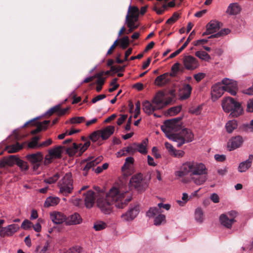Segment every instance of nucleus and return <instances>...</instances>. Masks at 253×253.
Here are the masks:
<instances>
[{"mask_svg": "<svg viewBox=\"0 0 253 253\" xmlns=\"http://www.w3.org/2000/svg\"><path fill=\"white\" fill-rule=\"evenodd\" d=\"M60 177L59 173H56L53 176L48 178L45 179L44 181L48 184H52L55 183Z\"/></svg>", "mask_w": 253, "mask_h": 253, "instance_id": "49", "label": "nucleus"}, {"mask_svg": "<svg viewBox=\"0 0 253 253\" xmlns=\"http://www.w3.org/2000/svg\"><path fill=\"white\" fill-rule=\"evenodd\" d=\"M19 228L18 225L16 224H10L6 227H2L0 230V236L1 237L12 236L18 230Z\"/></svg>", "mask_w": 253, "mask_h": 253, "instance_id": "19", "label": "nucleus"}, {"mask_svg": "<svg viewBox=\"0 0 253 253\" xmlns=\"http://www.w3.org/2000/svg\"><path fill=\"white\" fill-rule=\"evenodd\" d=\"M62 147L59 146L49 150V156H46L45 158L44 163L45 165L51 163L53 158H60L61 157V151Z\"/></svg>", "mask_w": 253, "mask_h": 253, "instance_id": "14", "label": "nucleus"}, {"mask_svg": "<svg viewBox=\"0 0 253 253\" xmlns=\"http://www.w3.org/2000/svg\"><path fill=\"white\" fill-rule=\"evenodd\" d=\"M81 250L82 248L80 247H76L75 248L70 249L65 253H80Z\"/></svg>", "mask_w": 253, "mask_h": 253, "instance_id": "56", "label": "nucleus"}, {"mask_svg": "<svg viewBox=\"0 0 253 253\" xmlns=\"http://www.w3.org/2000/svg\"><path fill=\"white\" fill-rule=\"evenodd\" d=\"M33 226V224L32 222L28 219H25L21 224V228L24 230H28L30 229Z\"/></svg>", "mask_w": 253, "mask_h": 253, "instance_id": "51", "label": "nucleus"}, {"mask_svg": "<svg viewBox=\"0 0 253 253\" xmlns=\"http://www.w3.org/2000/svg\"><path fill=\"white\" fill-rule=\"evenodd\" d=\"M16 165L20 168L22 171H26L29 169V166L27 162L20 159H17Z\"/></svg>", "mask_w": 253, "mask_h": 253, "instance_id": "42", "label": "nucleus"}, {"mask_svg": "<svg viewBox=\"0 0 253 253\" xmlns=\"http://www.w3.org/2000/svg\"><path fill=\"white\" fill-rule=\"evenodd\" d=\"M211 200L214 203H218L219 202L218 195L216 193H212L210 197Z\"/></svg>", "mask_w": 253, "mask_h": 253, "instance_id": "60", "label": "nucleus"}, {"mask_svg": "<svg viewBox=\"0 0 253 253\" xmlns=\"http://www.w3.org/2000/svg\"><path fill=\"white\" fill-rule=\"evenodd\" d=\"M134 162V158L132 157H129L126 159L125 162L122 167V171L125 175L128 176L131 174Z\"/></svg>", "mask_w": 253, "mask_h": 253, "instance_id": "20", "label": "nucleus"}, {"mask_svg": "<svg viewBox=\"0 0 253 253\" xmlns=\"http://www.w3.org/2000/svg\"><path fill=\"white\" fill-rule=\"evenodd\" d=\"M163 97L164 93L161 91H159L152 100V104L147 100L143 102L142 106L144 112L148 115H150L155 111L161 109L166 106L169 104V102L164 101Z\"/></svg>", "mask_w": 253, "mask_h": 253, "instance_id": "4", "label": "nucleus"}, {"mask_svg": "<svg viewBox=\"0 0 253 253\" xmlns=\"http://www.w3.org/2000/svg\"><path fill=\"white\" fill-rule=\"evenodd\" d=\"M85 118L84 117H76L71 119L70 122L72 124H80L85 122Z\"/></svg>", "mask_w": 253, "mask_h": 253, "instance_id": "53", "label": "nucleus"}, {"mask_svg": "<svg viewBox=\"0 0 253 253\" xmlns=\"http://www.w3.org/2000/svg\"><path fill=\"white\" fill-rule=\"evenodd\" d=\"M230 32V30L229 29H223L221 30L219 32L211 35V36L209 37V39L211 38H217L225 35H227Z\"/></svg>", "mask_w": 253, "mask_h": 253, "instance_id": "40", "label": "nucleus"}, {"mask_svg": "<svg viewBox=\"0 0 253 253\" xmlns=\"http://www.w3.org/2000/svg\"><path fill=\"white\" fill-rule=\"evenodd\" d=\"M202 110V106L199 105L196 107H191L189 109V112L191 114H194L196 115H199Z\"/></svg>", "mask_w": 253, "mask_h": 253, "instance_id": "47", "label": "nucleus"}, {"mask_svg": "<svg viewBox=\"0 0 253 253\" xmlns=\"http://www.w3.org/2000/svg\"><path fill=\"white\" fill-rule=\"evenodd\" d=\"M173 76V74L165 73L156 78L155 84L160 87L164 86L170 82V77Z\"/></svg>", "mask_w": 253, "mask_h": 253, "instance_id": "15", "label": "nucleus"}, {"mask_svg": "<svg viewBox=\"0 0 253 253\" xmlns=\"http://www.w3.org/2000/svg\"><path fill=\"white\" fill-rule=\"evenodd\" d=\"M106 226V224L105 222L99 221L94 223L93 228L96 231H100L105 229Z\"/></svg>", "mask_w": 253, "mask_h": 253, "instance_id": "46", "label": "nucleus"}, {"mask_svg": "<svg viewBox=\"0 0 253 253\" xmlns=\"http://www.w3.org/2000/svg\"><path fill=\"white\" fill-rule=\"evenodd\" d=\"M52 142V141L51 139L49 138L47 140L42 142V143H40L38 147H46L49 145H50Z\"/></svg>", "mask_w": 253, "mask_h": 253, "instance_id": "62", "label": "nucleus"}, {"mask_svg": "<svg viewBox=\"0 0 253 253\" xmlns=\"http://www.w3.org/2000/svg\"><path fill=\"white\" fill-rule=\"evenodd\" d=\"M23 148V145L17 142L15 144L8 146L6 147L8 153H14L21 150Z\"/></svg>", "mask_w": 253, "mask_h": 253, "instance_id": "32", "label": "nucleus"}, {"mask_svg": "<svg viewBox=\"0 0 253 253\" xmlns=\"http://www.w3.org/2000/svg\"><path fill=\"white\" fill-rule=\"evenodd\" d=\"M169 138L176 142L178 147H180L183 144L192 141L194 139V134L190 129L184 128L179 132L170 134Z\"/></svg>", "mask_w": 253, "mask_h": 253, "instance_id": "6", "label": "nucleus"}, {"mask_svg": "<svg viewBox=\"0 0 253 253\" xmlns=\"http://www.w3.org/2000/svg\"><path fill=\"white\" fill-rule=\"evenodd\" d=\"M100 137L101 136L99 130L94 131L90 135V139L93 142H96Z\"/></svg>", "mask_w": 253, "mask_h": 253, "instance_id": "52", "label": "nucleus"}, {"mask_svg": "<svg viewBox=\"0 0 253 253\" xmlns=\"http://www.w3.org/2000/svg\"><path fill=\"white\" fill-rule=\"evenodd\" d=\"M41 139L40 136H35L33 137L32 139L31 142L28 143V147L30 148H35L38 145V142Z\"/></svg>", "mask_w": 253, "mask_h": 253, "instance_id": "48", "label": "nucleus"}, {"mask_svg": "<svg viewBox=\"0 0 253 253\" xmlns=\"http://www.w3.org/2000/svg\"><path fill=\"white\" fill-rule=\"evenodd\" d=\"M239 129L242 131H250L253 132V119L251 121L250 124H244L240 126Z\"/></svg>", "mask_w": 253, "mask_h": 253, "instance_id": "37", "label": "nucleus"}, {"mask_svg": "<svg viewBox=\"0 0 253 253\" xmlns=\"http://www.w3.org/2000/svg\"><path fill=\"white\" fill-rule=\"evenodd\" d=\"M70 109V107H68L65 109H61V105L58 104L57 105L52 108H51L47 112V115L49 116H51L54 113H57L58 115L59 116H62L65 115L67 111H68Z\"/></svg>", "mask_w": 253, "mask_h": 253, "instance_id": "23", "label": "nucleus"}, {"mask_svg": "<svg viewBox=\"0 0 253 253\" xmlns=\"http://www.w3.org/2000/svg\"><path fill=\"white\" fill-rule=\"evenodd\" d=\"M179 14L178 12H175L172 14V16L170 17L166 22L168 24H172L175 23L179 18Z\"/></svg>", "mask_w": 253, "mask_h": 253, "instance_id": "50", "label": "nucleus"}, {"mask_svg": "<svg viewBox=\"0 0 253 253\" xmlns=\"http://www.w3.org/2000/svg\"><path fill=\"white\" fill-rule=\"evenodd\" d=\"M127 117V115H121V117L117 120V125L121 126L123 124Z\"/></svg>", "mask_w": 253, "mask_h": 253, "instance_id": "58", "label": "nucleus"}, {"mask_svg": "<svg viewBox=\"0 0 253 253\" xmlns=\"http://www.w3.org/2000/svg\"><path fill=\"white\" fill-rule=\"evenodd\" d=\"M241 10L240 7L237 3H231L228 6L227 12L230 15H237Z\"/></svg>", "mask_w": 253, "mask_h": 253, "instance_id": "31", "label": "nucleus"}, {"mask_svg": "<svg viewBox=\"0 0 253 253\" xmlns=\"http://www.w3.org/2000/svg\"><path fill=\"white\" fill-rule=\"evenodd\" d=\"M129 186L130 188H134L138 191H141L147 187L148 184L143 179L142 174L139 173L134 174L130 178Z\"/></svg>", "mask_w": 253, "mask_h": 253, "instance_id": "8", "label": "nucleus"}, {"mask_svg": "<svg viewBox=\"0 0 253 253\" xmlns=\"http://www.w3.org/2000/svg\"><path fill=\"white\" fill-rule=\"evenodd\" d=\"M162 212L161 209L159 207H153L150 208L149 210L147 212V216L150 217H154L155 215H159Z\"/></svg>", "mask_w": 253, "mask_h": 253, "instance_id": "38", "label": "nucleus"}, {"mask_svg": "<svg viewBox=\"0 0 253 253\" xmlns=\"http://www.w3.org/2000/svg\"><path fill=\"white\" fill-rule=\"evenodd\" d=\"M106 96L105 94L98 95L92 99L91 102L92 103H95L99 100L104 99L105 98H106Z\"/></svg>", "mask_w": 253, "mask_h": 253, "instance_id": "57", "label": "nucleus"}, {"mask_svg": "<svg viewBox=\"0 0 253 253\" xmlns=\"http://www.w3.org/2000/svg\"><path fill=\"white\" fill-rule=\"evenodd\" d=\"M163 222H166V216L164 214H159L154 219V223L155 225H160Z\"/></svg>", "mask_w": 253, "mask_h": 253, "instance_id": "44", "label": "nucleus"}, {"mask_svg": "<svg viewBox=\"0 0 253 253\" xmlns=\"http://www.w3.org/2000/svg\"><path fill=\"white\" fill-rule=\"evenodd\" d=\"M19 158L16 155H10L8 157L4 158L0 161V167L4 168L6 166L11 167L17 164V159Z\"/></svg>", "mask_w": 253, "mask_h": 253, "instance_id": "22", "label": "nucleus"}, {"mask_svg": "<svg viewBox=\"0 0 253 253\" xmlns=\"http://www.w3.org/2000/svg\"><path fill=\"white\" fill-rule=\"evenodd\" d=\"M181 110V106H177L171 107L169 108L167 112V114L169 115V116H173L177 114H178Z\"/></svg>", "mask_w": 253, "mask_h": 253, "instance_id": "43", "label": "nucleus"}, {"mask_svg": "<svg viewBox=\"0 0 253 253\" xmlns=\"http://www.w3.org/2000/svg\"><path fill=\"white\" fill-rule=\"evenodd\" d=\"M183 62L185 68L188 70H194L199 66L198 60L191 55L185 56Z\"/></svg>", "mask_w": 253, "mask_h": 253, "instance_id": "12", "label": "nucleus"}, {"mask_svg": "<svg viewBox=\"0 0 253 253\" xmlns=\"http://www.w3.org/2000/svg\"><path fill=\"white\" fill-rule=\"evenodd\" d=\"M220 28V23L216 20L211 21L206 26V31L203 33L202 36L210 35L216 32Z\"/></svg>", "mask_w": 253, "mask_h": 253, "instance_id": "21", "label": "nucleus"}, {"mask_svg": "<svg viewBox=\"0 0 253 253\" xmlns=\"http://www.w3.org/2000/svg\"><path fill=\"white\" fill-rule=\"evenodd\" d=\"M139 14V10L137 6H129L126 21L130 20L133 22H136L138 20Z\"/></svg>", "mask_w": 253, "mask_h": 253, "instance_id": "17", "label": "nucleus"}, {"mask_svg": "<svg viewBox=\"0 0 253 253\" xmlns=\"http://www.w3.org/2000/svg\"><path fill=\"white\" fill-rule=\"evenodd\" d=\"M238 124L237 121L233 120L228 121L226 125V128L228 133H231L237 127Z\"/></svg>", "mask_w": 253, "mask_h": 253, "instance_id": "35", "label": "nucleus"}, {"mask_svg": "<svg viewBox=\"0 0 253 253\" xmlns=\"http://www.w3.org/2000/svg\"><path fill=\"white\" fill-rule=\"evenodd\" d=\"M221 106L224 112H230V116L232 117H238L243 113L241 104L231 97L224 98L222 100Z\"/></svg>", "mask_w": 253, "mask_h": 253, "instance_id": "5", "label": "nucleus"}, {"mask_svg": "<svg viewBox=\"0 0 253 253\" xmlns=\"http://www.w3.org/2000/svg\"><path fill=\"white\" fill-rule=\"evenodd\" d=\"M84 204L87 208H91L93 207L95 200V193L92 190H88L83 194Z\"/></svg>", "mask_w": 253, "mask_h": 253, "instance_id": "16", "label": "nucleus"}, {"mask_svg": "<svg viewBox=\"0 0 253 253\" xmlns=\"http://www.w3.org/2000/svg\"><path fill=\"white\" fill-rule=\"evenodd\" d=\"M126 22L127 27L129 28L126 33L127 34L132 32L134 30L137 29L139 26L138 24H135V22H133L130 20H127V21H126Z\"/></svg>", "mask_w": 253, "mask_h": 253, "instance_id": "41", "label": "nucleus"}, {"mask_svg": "<svg viewBox=\"0 0 253 253\" xmlns=\"http://www.w3.org/2000/svg\"><path fill=\"white\" fill-rule=\"evenodd\" d=\"M82 221L81 215L77 212L66 217V224L67 225H76L80 224Z\"/></svg>", "mask_w": 253, "mask_h": 253, "instance_id": "26", "label": "nucleus"}, {"mask_svg": "<svg viewBox=\"0 0 253 253\" xmlns=\"http://www.w3.org/2000/svg\"><path fill=\"white\" fill-rule=\"evenodd\" d=\"M131 200V196L127 191H122L116 187H113L105 198L99 197L97 199V205L102 212L109 214L112 211L113 205L117 208L123 209Z\"/></svg>", "mask_w": 253, "mask_h": 253, "instance_id": "2", "label": "nucleus"}, {"mask_svg": "<svg viewBox=\"0 0 253 253\" xmlns=\"http://www.w3.org/2000/svg\"><path fill=\"white\" fill-rule=\"evenodd\" d=\"M181 128V125H175L170 120L165 121L164 125L161 126L162 130L167 135L168 137L170 134H174V132H177Z\"/></svg>", "mask_w": 253, "mask_h": 253, "instance_id": "9", "label": "nucleus"}, {"mask_svg": "<svg viewBox=\"0 0 253 253\" xmlns=\"http://www.w3.org/2000/svg\"><path fill=\"white\" fill-rule=\"evenodd\" d=\"M99 130V133H100L101 138L102 140H105L108 139L109 137L113 134L115 131V126H109L105 127L104 128Z\"/></svg>", "mask_w": 253, "mask_h": 253, "instance_id": "27", "label": "nucleus"}, {"mask_svg": "<svg viewBox=\"0 0 253 253\" xmlns=\"http://www.w3.org/2000/svg\"><path fill=\"white\" fill-rule=\"evenodd\" d=\"M243 143V137L240 135H237L231 138L227 143V147L229 151H232L241 147Z\"/></svg>", "mask_w": 253, "mask_h": 253, "instance_id": "18", "label": "nucleus"}, {"mask_svg": "<svg viewBox=\"0 0 253 253\" xmlns=\"http://www.w3.org/2000/svg\"><path fill=\"white\" fill-rule=\"evenodd\" d=\"M139 212V207L138 205L131 206L126 212L121 215V217L123 221H131L137 216Z\"/></svg>", "mask_w": 253, "mask_h": 253, "instance_id": "10", "label": "nucleus"}, {"mask_svg": "<svg viewBox=\"0 0 253 253\" xmlns=\"http://www.w3.org/2000/svg\"><path fill=\"white\" fill-rule=\"evenodd\" d=\"M120 46L123 49H126L129 45V40L127 36H125L120 39Z\"/></svg>", "mask_w": 253, "mask_h": 253, "instance_id": "45", "label": "nucleus"}, {"mask_svg": "<svg viewBox=\"0 0 253 253\" xmlns=\"http://www.w3.org/2000/svg\"><path fill=\"white\" fill-rule=\"evenodd\" d=\"M80 149V155L83 154L86 149L85 148L84 146L80 144L79 145H77L76 143H74L73 144V146L71 147L68 148L67 149V153L70 155V156H73L75 155Z\"/></svg>", "mask_w": 253, "mask_h": 253, "instance_id": "24", "label": "nucleus"}, {"mask_svg": "<svg viewBox=\"0 0 253 253\" xmlns=\"http://www.w3.org/2000/svg\"><path fill=\"white\" fill-rule=\"evenodd\" d=\"M102 160L103 157L102 156H100L93 160H91L90 158H88L87 160H84L85 162H87L83 169L84 171L83 175L84 176H86L87 174V171L91 169L93 170L94 167L100 163Z\"/></svg>", "mask_w": 253, "mask_h": 253, "instance_id": "13", "label": "nucleus"}, {"mask_svg": "<svg viewBox=\"0 0 253 253\" xmlns=\"http://www.w3.org/2000/svg\"><path fill=\"white\" fill-rule=\"evenodd\" d=\"M26 158L33 165V170H37L41 166L43 160V156L41 153L38 152L27 155Z\"/></svg>", "mask_w": 253, "mask_h": 253, "instance_id": "11", "label": "nucleus"}, {"mask_svg": "<svg viewBox=\"0 0 253 253\" xmlns=\"http://www.w3.org/2000/svg\"><path fill=\"white\" fill-rule=\"evenodd\" d=\"M214 158L217 162H222L225 160L226 156L224 155L215 154L214 155Z\"/></svg>", "mask_w": 253, "mask_h": 253, "instance_id": "63", "label": "nucleus"}, {"mask_svg": "<svg viewBox=\"0 0 253 253\" xmlns=\"http://www.w3.org/2000/svg\"><path fill=\"white\" fill-rule=\"evenodd\" d=\"M59 202V199L57 197H48L45 202L44 207H49L50 206H54L56 205Z\"/></svg>", "mask_w": 253, "mask_h": 253, "instance_id": "33", "label": "nucleus"}, {"mask_svg": "<svg viewBox=\"0 0 253 253\" xmlns=\"http://www.w3.org/2000/svg\"><path fill=\"white\" fill-rule=\"evenodd\" d=\"M192 87L189 84H185L179 90V96L181 99L184 100L188 98L192 92Z\"/></svg>", "mask_w": 253, "mask_h": 253, "instance_id": "28", "label": "nucleus"}, {"mask_svg": "<svg viewBox=\"0 0 253 253\" xmlns=\"http://www.w3.org/2000/svg\"><path fill=\"white\" fill-rule=\"evenodd\" d=\"M195 218L196 220L199 223H202L203 222L204 213L201 208H198L196 209L195 211Z\"/></svg>", "mask_w": 253, "mask_h": 253, "instance_id": "36", "label": "nucleus"}, {"mask_svg": "<svg viewBox=\"0 0 253 253\" xmlns=\"http://www.w3.org/2000/svg\"><path fill=\"white\" fill-rule=\"evenodd\" d=\"M51 220L56 224H60L63 222H66V216L63 213L60 212H53L50 214Z\"/></svg>", "mask_w": 253, "mask_h": 253, "instance_id": "25", "label": "nucleus"}, {"mask_svg": "<svg viewBox=\"0 0 253 253\" xmlns=\"http://www.w3.org/2000/svg\"><path fill=\"white\" fill-rule=\"evenodd\" d=\"M219 221L221 225L227 228H231L234 223L233 220H230L226 214H222L219 217Z\"/></svg>", "mask_w": 253, "mask_h": 253, "instance_id": "30", "label": "nucleus"}, {"mask_svg": "<svg viewBox=\"0 0 253 253\" xmlns=\"http://www.w3.org/2000/svg\"><path fill=\"white\" fill-rule=\"evenodd\" d=\"M42 129H43V126H42V124L41 123H39L37 126V128L31 131V134H36L41 131H42Z\"/></svg>", "mask_w": 253, "mask_h": 253, "instance_id": "54", "label": "nucleus"}, {"mask_svg": "<svg viewBox=\"0 0 253 253\" xmlns=\"http://www.w3.org/2000/svg\"><path fill=\"white\" fill-rule=\"evenodd\" d=\"M247 111L250 112H253V98L249 100L247 104Z\"/></svg>", "mask_w": 253, "mask_h": 253, "instance_id": "64", "label": "nucleus"}, {"mask_svg": "<svg viewBox=\"0 0 253 253\" xmlns=\"http://www.w3.org/2000/svg\"><path fill=\"white\" fill-rule=\"evenodd\" d=\"M238 89V87L236 81L224 78L221 83H218L212 86V99L214 101L217 100L223 95L225 91L235 96Z\"/></svg>", "mask_w": 253, "mask_h": 253, "instance_id": "3", "label": "nucleus"}, {"mask_svg": "<svg viewBox=\"0 0 253 253\" xmlns=\"http://www.w3.org/2000/svg\"><path fill=\"white\" fill-rule=\"evenodd\" d=\"M195 55L198 58L209 61L211 59V56L204 51H198L195 53Z\"/></svg>", "mask_w": 253, "mask_h": 253, "instance_id": "39", "label": "nucleus"}, {"mask_svg": "<svg viewBox=\"0 0 253 253\" xmlns=\"http://www.w3.org/2000/svg\"><path fill=\"white\" fill-rule=\"evenodd\" d=\"M73 180L71 172L66 173L58 182L60 192L64 196L70 194L73 190Z\"/></svg>", "mask_w": 253, "mask_h": 253, "instance_id": "7", "label": "nucleus"}, {"mask_svg": "<svg viewBox=\"0 0 253 253\" xmlns=\"http://www.w3.org/2000/svg\"><path fill=\"white\" fill-rule=\"evenodd\" d=\"M229 217V219L230 220H233V222L234 223L236 220H235V218L237 216V213L236 211H229L227 213V214H226Z\"/></svg>", "mask_w": 253, "mask_h": 253, "instance_id": "55", "label": "nucleus"}, {"mask_svg": "<svg viewBox=\"0 0 253 253\" xmlns=\"http://www.w3.org/2000/svg\"><path fill=\"white\" fill-rule=\"evenodd\" d=\"M148 142V139H144L142 142L137 145V150L140 153L145 154L147 153L146 146Z\"/></svg>", "mask_w": 253, "mask_h": 253, "instance_id": "34", "label": "nucleus"}, {"mask_svg": "<svg viewBox=\"0 0 253 253\" xmlns=\"http://www.w3.org/2000/svg\"><path fill=\"white\" fill-rule=\"evenodd\" d=\"M253 160V155H250L249 158L245 161L241 162L238 167V171L240 172L246 171L252 165Z\"/></svg>", "mask_w": 253, "mask_h": 253, "instance_id": "29", "label": "nucleus"}, {"mask_svg": "<svg viewBox=\"0 0 253 253\" xmlns=\"http://www.w3.org/2000/svg\"><path fill=\"white\" fill-rule=\"evenodd\" d=\"M205 74L202 73H199L198 74H195L194 75V78L197 82H199L201 81L205 77Z\"/></svg>", "mask_w": 253, "mask_h": 253, "instance_id": "61", "label": "nucleus"}, {"mask_svg": "<svg viewBox=\"0 0 253 253\" xmlns=\"http://www.w3.org/2000/svg\"><path fill=\"white\" fill-rule=\"evenodd\" d=\"M180 63L178 62L175 63L171 67V71L173 72V73H176L179 71H180Z\"/></svg>", "mask_w": 253, "mask_h": 253, "instance_id": "59", "label": "nucleus"}, {"mask_svg": "<svg viewBox=\"0 0 253 253\" xmlns=\"http://www.w3.org/2000/svg\"><path fill=\"white\" fill-rule=\"evenodd\" d=\"M208 169L205 165L194 161L184 163L179 170L175 172L177 177L183 178V183H189L192 180L196 185L203 184L208 179Z\"/></svg>", "mask_w": 253, "mask_h": 253, "instance_id": "1", "label": "nucleus"}]
</instances>
